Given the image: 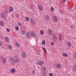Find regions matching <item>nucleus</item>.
Wrapping results in <instances>:
<instances>
[{"instance_id":"nucleus-1","label":"nucleus","mask_w":76,"mask_h":76,"mask_svg":"<svg viewBox=\"0 0 76 76\" xmlns=\"http://www.w3.org/2000/svg\"><path fill=\"white\" fill-rule=\"evenodd\" d=\"M9 60L10 61L11 63L12 64H15L16 63H19L20 61V59L19 58L16 56H15L14 57L11 56L9 57Z\"/></svg>"},{"instance_id":"nucleus-2","label":"nucleus","mask_w":76,"mask_h":76,"mask_svg":"<svg viewBox=\"0 0 76 76\" xmlns=\"http://www.w3.org/2000/svg\"><path fill=\"white\" fill-rule=\"evenodd\" d=\"M53 20L54 22H57L58 21V18L56 16H54L53 18Z\"/></svg>"},{"instance_id":"nucleus-3","label":"nucleus","mask_w":76,"mask_h":76,"mask_svg":"<svg viewBox=\"0 0 76 76\" xmlns=\"http://www.w3.org/2000/svg\"><path fill=\"white\" fill-rule=\"evenodd\" d=\"M30 23L31 24V25H35V22L34 19H33L31 18L30 19Z\"/></svg>"},{"instance_id":"nucleus-4","label":"nucleus","mask_w":76,"mask_h":76,"mask_svg":"<svg viewBox=\"0 0 76 76\" xmlns=\"http://www.w3.org/2000/svg\"><path fill=\"white\" fill-rule=\"evenodd\" d=\"M1 58L2 59V62L3 63H6V61H7V60H6V58L4 56H1Z\"/></svg>"},{"instance_id":"nucleus-5","label":"nucleus","mask_w":76,"mask_h":76,"mask_svg":"<svg viewBox=\"0 0 76 76\" xmlns=\"http://www.w3.org/2000/svg\"><path fill=\"white\" fill-rule=\"evenodd\" d=\"M44 61H40L37 63V65H40V66H42L44 64Z\"/></svg>"},{"instance_id":"nucleus-6","label":"nucleus","mask_w":76,"mask_h":76,"mask_svg":"<svg viewBox=\"0 0 76 76\" xmlns=\"http://www.w3.org/2000/svg\"><path fill=\"white\" fill-rule=\"evenodd\" d=\"M53 41L54 42H56V38H57V36L54 33L53 35Z\"/></svg>"},{"instance_id":"nucleus-7","label":"nucleus","mask_w":76,"mask_h":76,"mask_svg":"<svg viewBox=\"0 0 76 76\" xmlns=\"http://www.w3.org/2000/svg\"><path fill=\"white\" fill-rule=\"evenodd\" d=\"M54 65L56 67L58 68V69H60V68L61 67V65L60 64H56Z\"/></svg>"},{"instance_id":"nucleus-8","label":"nucleus","mask_w":76,"mask_h":76,"mask_svg":"<svg viewBox=\"0 0 76 76\" xmlns=\"http://www.w3.org/2000/svg\"><path fill=\"white\" fill-rule=\"evenodd\" d=\"M4 12H2L1 14V18L4 19V20H6V18H5V16H4Z\"/></svg>"},{"instance_id":"nucleus-9","label":"nucleus","mask_w":76,"mask_h":76,"mask_svg":"<svg viewBox=\"0 0 76 76\" xmlns=\"http://www.w3.org/2000/svg\"><path fill=\"white\" fill-rule=\"evenodd\" d=\"M63 37V35H62V34L61 33H59V40L60 41H61V37Z\"/></svg>"},{"instance_id":"nucleus-10","label":"nucleus","mask_w":76,"mask_h":76,"mask_svg":"<svg viewBox=\"0 0 76 76\" xmlns=\"http://www.w3.org/2000/svg\"><path fill=\"white\" fill-rule=\"evenodd\" d=\"M38 7L40 11H42V10H43V8H42V6L41 5H39V6H38Z\"/></svg>"},{"instance_id":"nucleus-11","label":"nucleus","mask_w":76,"mask_h":76,"mask_svg":"<svg viewBox=\"0 0 76 76\" xmlns=\"http://www.w3.org/2000/svg\"><path fill=\"white\" fill-rule=\"evenodd\" d=\"M30 34H31V37H34L35 36V33L34 32L31 31L30 32Z\"/></svg>"},{"instance_id":"nucleus-12","label":"nucleus","mask_w":76,"mask_h":76,"mask_svg":"<svg viewBox=\"0 0 76 76\" xmlns=\"http://www.w3.org/2000/svg\"><path fill=\"white\" fill-rule=\"evenodd\" d=\"M21 56L23 58H25L26 57V54L24 52L21 53Z\"/></svg>"},{"instance_id":"nucleus-13","label":"nucleus","mask_w":76,"mask_h":76,"mask_svg":"<svg viewBox=\"0 0 76 76\" xmlns=\"http://www.w3.org/2000/svg\"><path fill=\"white\" fill-rule=\"evenodd\" d=\"M16 72V69L15 68H12L10 72L12 73H15Z\"/></svg>"},{"instance_id":"nucleus-14","label":"nucleus","mask_w":76,"mask_h":76,"mask_svg":"<svg viewBox=\"0 0 76 76\" xmlns=\"http://www.w3.org/2000/svg\"><path fill=\"white\" fill-rule=\"evenodd\" d=\"M45 20L46 21H48L50 20V18H49V16L47 15L45 16Z\"/></svg>"},{"instance_id":"nucleus-15","label":"nucleus","mask_w":76,"mask_h":76,"mask_svg":"<svg viewBox=\"0 0 76 76\" xmlns=\"http://www.w3.org/2000/svg\"><path fill=\"white\" fill-rule=\"evenodd\" d=\"M48 33L49 34V35H52V34H53V31H52L51 30H49L48 31Z\"/></svg>"},{"instance_id":"nucleus-16","label":"nucleus","mask_w":76,"mask_h":76,"mask_svg":"<svg viewBox=\"0 0 76 76\" xmlns=\"http://www.w3.org/2000/svg\"><path fill=\"white\" fill-rule=\"evenodd\" d=\"M9 13H10V12H12V11H13V7H12V6L10 7L9 8Z\"/></svg>"},{"instance_id":"nucleus-17","label":"nucleus","mask_w":76,"mask_h":76,"mask_svg":"<svg viewBox=\"0 0 76 76\" xmlns=\"http://www.w3.org/2000/svg\"><path fill=\"white\" fill-rule=\"evenodd\" d=\"M4 39L5 42H8L9 41V39L7 37H5L4 38Z\"/></svg>"},{"instance_id":"nucleus-18","label":"nucleus","mask_w":76,"mask_h":76,"mask_svg":"<svg viewBox=\"0 0 76 76\" xmlns=\"http://www.w3.org/2000/svg\"><path fill=\"white\" fill-rule=\"evenodd\" d=\"M73 70L74 71V72H76V64H75L73 65Z\"/></svg>"},{"instance_id":"nucleus-19","label":"nucleus","mask_w":76,"mask_h":76,"mask_svg":"<svg viewBox=\"0 0 76 76\" xmlns=\"http://www.w3.org/2000/svg\"><path fill=\"white\" fill-rule=\"evenodd\" d=\"M42 72H44V71H46V68L45 66H43L41 69Z\"/></svg>"},{"instance_id":"nucleus-20","label":"nucleus","mask_w":76,"mask_h":76,"mask_svg":"<svg viewBox=\"0 0 76 76\" xmlns=\"http://www.w3.org/2000/svg\"><path fill=\"white\" fill-rule=\"evenodd\" d=\"M67 44L68 47H71V43L69 42L68 41L67 42Z\"/></svg>"},{"instance_id":"nucleus-21","label":"nucleus","mask_w":76,"mask_h":76,"mask_svg":"<svg viewBox=\"0 0 76 76\" xmlns=\"http://www.w3.org/2000/svg\"><path fill=\"white\" fill-rule=\"evenodd\" d=\"M8 47L10 50H12V46L10 45H9L8 46Z\"/></svg>"},{"instance_id":"nucleus-22","label":"nucleus","mask_w":76,"mask_h":76,"mask_svg":"<svg viewBox=\"0 0 76 76\" xmlns=\"http://www.w3.org/2000/svg\"><path fill=\"white\" fill-rule=\"evenodd\" d=\"M62 56L64 57H67V54L66 53H64L62 54Z\"/></svg>"},{"instance_id":"nucleus-23","label":"nucleus","mask_w":76,"mask_h":76,"mask_svg":"<svg viewBox=\"0 0 76 76\" xmlns=\"http://www.w3.org/2000/svg\"><path fill=\"white\" fill-rule=\"evenodd\" d=\"M26 36L27 38H30V35H29V33L28 32H27L26 34Z\"/></svg>"},{"instance_id":"nucleus-24","label":"nucleus","mask_w":76,"mask_h":76,"mask_svg":"<svg viewBox=\"0 0 76 76\" xmlns=\"http://www.w3.org/2000/svg\"><path fill=\"white\" fill-rule=\"evenodd\" d=\"M42 44L43 45H45V40H43L42 41Z\"/></svg>"},{"instance_id":"nucleus-25","label":"nucleus","mask_w":76,"mask_h":76,"mask_svg":"<svg viewBox=\"0 0 76 76\" xmlns=\"http://www.w3.org/2000/svg\"><path fill=\"white\" fill-rule=\"evenodd\" d=\"M15 46H16V47H18V48L19 47V46H20L19 44V43H18V42H17L15 44Z\"/></svg>"},{"instance_id":"nucleus-26","label":"nucleus","mask_w":76,"mask_h":76,"mask_svg":"<svg viewBox=\"0 0 76 76\" xmlns=\"http://www.w3.org/2000/svg\"><path fill=\"white\" fill-rule=\"evenodd\" d=\"M29 17H27L25 18V20L26 21L28 22V21H29Z\"/></svg>"},{"instance_id":"nucleus-27","label":"nucleus","mask_w":76,"mask_h":76,"mask_svg":"<svg viewBox=\"0 0 76 76\" xmlns=\"http://www.w3.org/2000/svg\"><path fill=\"white\" fill-rule=\"evenodd\" d=\"M40 33L41 35H42V34H44V31L43 30H41L40 31Z\"/></svg>"},{"instance_id":"nucleus-28","label":"nucleus","mask_w":76,"mask_h":76,"mask_svg":"<svg viewBox=\"0 0 76 76\" xmlns=\"http://www.w3.org/2000/svg\"><path fill=\"white\" fill-rule=\"evenodd\" d=\"M0 25L1 26H3V21H1L0 22Z\"/></svg>"},{"instance_id":"nucleus-29","label":"nucleus","mask_w":76,"mask_h":76,"mask_svg":"<svg viewBox=\"0 0 76 76\" xmlns=\"http://www.w3.org/2000/svg\"><path fill=\"white\" fill-rule=\"evenodd\" d=\"M18 25V26H22V24L20 23H17Z\"/></svg>"},{"instance_id":"nucleus-30","label":"nucleus","mask_w":76,"mask_h":76,"mask_svg":"<svg viewBox=\"0 0 76 76\" xmlns=\"http://www.w3.org/2000/svg\"><path fill=\"white\" fill-rule=\"evenodd\" d=\"M42 72L43 73V75H45V76H46V75H47V74H46V72H45V71L43 72Z\"/></svg>"},{"instance_id":"nucleus-31","label":"nucleus","mask_w":76,"mask_h":76,"mask_svg":"<svg viewBox=\"0 0 76 76\" xmlns=\"http://www.w3.org/2000/svg\"><path fill=\"white\" fill-rule=\"evenodd\" d=\"M71 29H73L75 28V26L74 25H72L71 26Z\"/></svg>"},{"instance_id":"nucleus-32","label":"nucleus","mask_w":76,"mask_h":76,"mask_svg":"<svg viewBox=\"0 0 76 76\" xmlns=\"http://www.w3.org/2000/svg\"><path fill=\"white\" fill-rule=\"evenodd\" d=\"M21 33L22 35H24L25 34V31H21Z\"/></svg>"},{"instance_id":"nucleus-33","label":"nucleus","mask_w":76,"mask_h":76,"mask_svg":"<svg viewBox=\"0 0 76 76\" xmlns=\"http://www.w3.org/2000/svg\"><path fill=\"white\" fill-rule=\"evenodd\" d=\"M15 29L16 31H19V27H16Z\"/></svg>"},{"instance_id":"nucleus-34","label":"nucleus","mask_w":76,"mask_h":76,"mask_svg":"<svg viewBox=\"0 0 76 76\" xmlns=\"http://www.w3.org/2000/svg\"><path fill=\"white\" fill-rule=\"evenodd\" d=\"M32 73L33 75H34V74H35V71L34 70H32Z\"/></svg>"},{"instance_id":"nucleus-35","label":"nucleus","mask_w":76,"mask_h":76,"mask_svg":"<svg viewBox=\"0 0 76 76\" xmlns=\"http://www.w3.org/2000/svg\"><path fill=\"white\" fill-rule=\"evenodd\" d=\"M49 76H53V74L52 73H50L49 74Z\"/></svg>"},{"instance_id":"nucleus-36","label":"nucleus","mask_w":76,"mask_h":76,"mask_svg":"<svg viewBox=\"0 0 76 76\" xmlns=\"http://www.w3.org/2000/svg\"><path fill=\"white\" fill-rule=\"evenodd\" d=\"M43 50L44 51L45 53H47V51H46V49H45V48H43Z\"/></svg>"},{"instance_id":"nucleus-37","label":"nucleus","mask_w":76,"mask_h":76,"mask_svg":"<svg viewBox=\"0 0 76 76\" xmlns=\"http://www.w3.org/2000/svg\"><path fill=\"white\" fill-rule=\"evenodd\" d=\"M7 32H9L10 31V29L8 28H7Z\"/></svg>"},{"instance_id":"nucleus-38","label":"nucleus","mask_w":76,"mask_h":76,"mask_svg":"<svg viewBox=\"0 0 76 76\" xmlns=\"http://www.w3.org/2000/svg\"><path fill=\"white\" fill-rule=\"evenodd\" d=\"M51 11H54V8L53 7H52L51 9Z\"/></svg>"},{"instance_id":"nucleus-39","label":"nucleus","mask_w":76,"mask_h":76,"mask_svg":"<svg viewBox=\"0 0 76 76\" xmlns=\"http://www.w3.org/2000/svg\"><path fill=\"white\" fill-rule=\"evenodd\" d=\"M16 17H17V18H18V19H19V15L18 14H17Z\"/></svg>"},{"instance_id":"nucleus-40","label":"nucleus","mask_w":76,"mask_h":76,"mask_svg":"<svg viewBox=\"0 0 76 76\" xmlns=\"http://www.w3.org/2000/svg\"><path fill=\"white\" fill-rule=\"evenodd\" d=\"M51 45H52L53 46V45H54V43L53 42H51Z\"/></svg>"},{"instance_id":"nucleus-41","label":"nucleus","mask_w":76,"mask_h":76,"mask_svg":"<svg viewBox=\"0 0 76 76\" xmlns=\"http://www.w3.org/2000/svg\"><path fill=\"white\" fill-rule=\"evenodd\" d=\"M66 0H62V2L64 3L66 1Z\"/></svg>"},{"instance_id":"nucleus-42","label":"nucleus","mask_w":76,"mask_h":76,"mask_svg":"<svg viewBox=\"0 0 76 76\" xmlns=\"http://www.w3.org/2000/svg\"><path fill=\"white\" fill-rule=\"evenodd\" d=\"M4 13H5L6 14H7L8 13V12L6 10H4Z\"/></svg>"},{"instance_id":"nucleus-43","label":"nucleus","mask_w":76,"mask_h":76,"mask_svg":"<svg viewBox=\"0 0 76 76\" xmlns=\"http://www.w3.org/2000/svg\"><path fill=\"white\" fill-rule=\"evenodd\" d=\"M2 45V43L0 42V46H1Z\"/></svg>"},{"instance_id":"nucleus-44","label":"nucleus","mask_w":76,"mask_h":76,"mask_svg":"<svg viewBox=\"0 0 76 76\" xmlns=\"http://www.w3.org/2000/svg\"><path fill=\"white\" fill-rule=\"evenodd\" d=\"M74 56L75 57V58H76V54L75 53L74 55Z\"/></svg>"},{"instance_id":"nucleus-45","label":"nucleus","mask_w":76,"mask_h":76,"mask_svg":"<svg viewBox=\"0 0 76 76\" xmlns=\"http://www.w3.org/2000/svg\"><path fill=\"white\" fill-rule=\"evenodd\" d=\"M30 8H31V9H33V7H32V6H31L30 7Z\"/></svg>"},{"instance_id":"nucleus-46","label":"nucleus","mask_w":76,"mask_h":76,"mask_svg":"<svg viewBox=\"0 0 76 76\" xmlns=\"http://www.w3.org/2000/svg\"><path fill=\"white\" fill-rule=\"evenodd\" d=\"M37 53L38 54V55H39V52L37 51Z\"/></svg>"},{"instance_id":"nucleus-47","label":"nucleus","mask_w":76,"mask_h":76,"mask_svg":"<svg viewBox=\"0 0 76 76\" xmlns=\"http://www.w3.org/2000/svg\"><path fill=\"white\" fill-rule=\"evenodd\" d=\"M75 9L76 10V4H75Z\"/></svg>"},{"instance_id":"nucleus-48","label":"nucleus","mask_w":76,"mask_h":76,"mask_svg":"<svg viewBox=\"0 0 76 76\" xmlns=\"http://www.w3.org/2000/svg\"><path fill=\"white\" fill-rule=\"evenodd\" d=\"M59 12H61V10H59Z\"/></svg>"},{"instance_id":"nucleus-49","label":"nucleus","mask_w":76,"mask_h":76,"mask_svg":"<svg viewBox=\"0 0 76 76\" xmlns=\"http://www.w3.org/2000/svg\"><path fill=\"white\" fill-rule=\"evenodd\" d=\"M22 1H23V0H21Z\"/></svg>"},{"instance_id":"nucleus-50","label":"nucleus","mask_w":76,"mask_h":76,"mask_svg":"<svg viewBox=\"0 0 76 76\" xmlns=\"http://www.w3.org/2000/svg\"><path fill=\"white\" fill-rule=\"evenodd\" d=\"M12 15H13V14H12Z\"/></svg>"}]
</instances>
